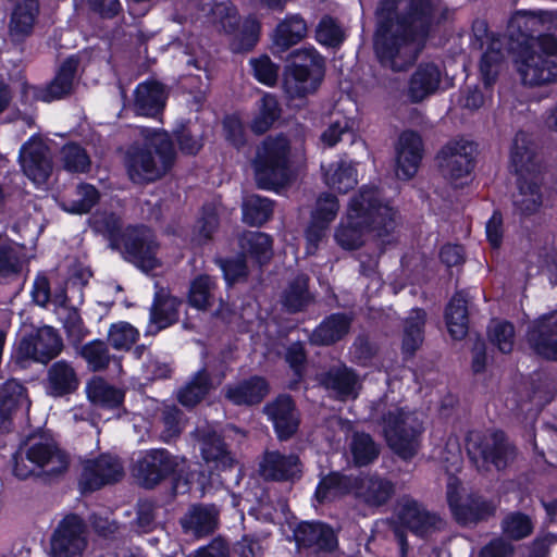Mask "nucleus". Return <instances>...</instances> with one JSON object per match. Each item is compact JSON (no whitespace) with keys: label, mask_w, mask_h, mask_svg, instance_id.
<instances>
[{"label":"nucleus","mask_w":557,"mask_h":557,"mask_svg":"<svg viewBox=\"0 0 557 557\" xmlns=\"http://www.w3.org/2000/svg\"><path fill=\"white\" fill-rule=\"evenodd\" d=\"M436 15L434 0H379L373 50L393 72L407 71L418 58L417 41L430 36Z\"/></svg>","instance_id":"nucleus-1"},{"label":"nucleus","mask_w":557,"mask_h":557,"mask_svg":"<svg viewBox=\"0 0 557 557\" xmlns=\"http://www.w3.org/2000/svg\"><path fill=\"white\" fill-rule=\"evenodd\" d=\"M396 211L383 203L375 188L362 186L348 206L346 221L335 230L334 238L345 250L363 246L364 235L375 233L379 237L391 235L396 227Z\"/></svg>","instance_id":"nucleus-2"},{"label":"nucleus","mask_w":557,"mask_h":557,"mask_svg":"<svg viewBox=\"0 0 557 557\" xmlns=\"http://www.w3.org/2000/svg\"><path fill=\"white\" fill-rule=\"evenodd\" d=\"M92 228L101 234L109 247L124 261L143 272L161 267L158 258L160 243L154 231L144 223L124 225L123 219L115 212H103L94 216Z\"/></svg>","instance_id":"nucleus-3"},{"label":"nucleus","mask_w":557,"mask_h":557,"mask_svg":"<svg viewBox=\"0 0 557 557\" xmlns=\"http://www.w3.org/2000/svg\"><path fill=\"white\" fill-rule=\"evenodd\" d=\"M251 165L259 189L280 193L289 186L295 172L288 137L283 133L265 137L257 148Z\"/></svg>","instance_id":"nucleus-4"},{"label":"nucleus","mask_w":557,"mask_h":557,"mask_svg":"<svg viewBox=\"0 0 557 557\" xmlns=\"http://www.w3.org/2000/svg\"><path fill=\"white\" fill-rule=\"evenodd\" d=\"M325 76V59L314 48L290 51L285 58L282 88L289 99H304L318 91Z\"/></svg>","instance_id":"nucleus-5"},{"label":"nucleus","mask_w":557,"mask_h":557,"mask_svg":"<svg viewBox=\"0 0 557 557\" xmlns=\"http://www.w3.org/2000/svg\"><path fill=\"white\" fill-rule=\"evenodd\" d=\"M175 160L173 139L163 131L154 135L148 146L135 148L127 153V173L134 183L154 182L172 170Z\"/></svg>","instance_id":"nucleus-6"},{"label":"nucleus","mask_w":557,"mask_h":557,"mask_svg":"<svg viewBox=\"0 0 557 557\" xmlns=\"http://www.w3.org/2000/svg\"><path fill=\"white\" fill-rule=\"evenodd\" d=\"M134 475L145 488L152 490L164 481H171L173 495L189 491V481L180 467L178 457L165 448L146 450L137 460Z\"/></svg>","instance_id":"nucleus-7"},{"label":"nucleus","mask_w":557,"mask_h":557,"mask_svg":"<svg viewBox=\"0 0 557 557\" xmlns=\"http://www.w3.org/2000/svg\"><path fill=\"white\" fill-rule=\"evenodd\" d=\"M383 434L388 447L404 461L412 460L421 447L423 421L416 412L397 407L382 416Z\"/></svg>","instance_id":"nucleus-8"},{"label":"nucleus","mask_w":557,"mask_h":557,"mask_svg":"<svg viewBox=\"0 0 557 557\" xmlns=\"http://www.w3.org/2000/svg\"><path fill=\"white\" fill-rule=\"evenodd\" d=\"M69 466L67 454L54 442L33 443L27 447L25 458L21 450L13 454V474L20 480H26L32 475L57 478L64 473Z\"/></svg>","instance_id":"nucleus-9"},{"label":"nucleus","mask_w":557,"mask_h":557,"mask_svg":"<svg viewBox=\"0 0 557 557\" xmlns=\"http://www.w3.org/2000/svg\"><path fill=\"white\" fill-rule=\"evenodd\" d=\"M478 144L462 136L449 139L435 156L438 171L451 185L466 183L476 165Z\"/></svg>","instance_id":"nucleus-10"},{"label":"nucleus","mask_w":557,"mask_h":557,"mask_svg":"<svg viewBox=\"0 0 557 557\" xmlns=\"http://www.w3.org/2000/svg\"><path fill=\"white\" fill-rule=\"evenodd\" d=\"M63 341L52 326H41L35 333L23 336L12 351L11 358L22 369L30 361L48 363L59 356Z\"/></svg>","instance_id":"nucleus-11"},{"label":"nucleus","mask_w":557,"mask_h":557,"mask_svg":"<svg viewBox=\"0 0 557 557\" xmlns=\"http://www.w3.org/2000/svg\"><path fill=\"white\" fill-rule=\"evenodd\" d=\"M87 547V525L75 513H66L57 524L49 541L50 557H83Z\"/></svg>","instance_id":"nucleus-12"},{"label":"nucleus","mask_w":557,"mask_h":557,"mask_svg":"<svg viewBox=\"0 0 557 557\" xmlns=\"http://www.w3.org/2000/svg\"><path fill=\"white\" fill-rule=\"evenodd\" d=\"M79 60L76 55L65 58L57 69L52 79L44 86L22 85L23 96L33 91V100L51 103L69 98L75 92Z\"/></svg>","instance_id":"nucleus-13"},{"label":"nucleus","mask_w":557,"mask_h":557,"mask_svg":"<svg viewBox=\"0 0 557 557\" xmlns=\"http://www.w3.org/2000/svg\"><path fill=\"white\" fill-rule=\"evenodd\" d=\"M123 476L124 468L120 459L109 453H101L83 462L78 488L82 495H87L120 482Z\"/></svg>","instance_id":"nucleus-14"},{"label":"nucleus","mask_w":557,"mask_h":557,"mask_svg":"<svg viewBox=\"0 0 557 557\" xmlns=\"http://www.w3.org/2000/svg\"><path fill=\"white\" fill-rule=\"evenodd\" d=\"M447 504L455 521L461 527L478 525L486 522L496 513V505L479 493H469L462 497L457 491H447Z\"/></svg>","instance_id":"nucleus-15"},{"label":"nucleus","mask_w":557,"mask_h":557,"mask_svg":"<svg viewBox=\"0 0 557 557\" xmlns=\"http://www.w3.org/2000/svg\"><path fill=\"white\" fill-rule=\"evenodd\" d=\"M515 63L524 86L540 87L557 82V63L536 54L534 47L517 50Z\"/></svg>","instance_id":"nucleus-16"},{"label":"nucleus","mask_w":557,"mask_h":557,"mask_svg":"<svg viewBox=\"0 0 557 557\" xmlns=\"http://www.w3.org/2000/svg\"><path fill=\"white\" fill-rule=\"evenodd\" d=\"M263 412L280 442H287L297 434L301 419L296 401L289 394L277 395L265 404Z\"/></svg>","instance_id":"nucleus-17"},{"label":"nucleus","mask_w":557,"mask_h":557,"mask_svg":"<svg viewBox=\"0 0 557 557\" xmlns=\"http://www.w3.org/2000/svg\"><path fill=\"white\" fill-rule=\"evenodd\" d=\"M293 536L300 550L315 555L331 554L338 546V539L333 528L322 521H301L294 529Z\"/></svg>","instance_id":"nucleus-18"},{"label":"nucleus","mask_w":557,"mask_h":557,"mask_svg":"<svg viewBox=\"0 0 557 557\" xmlns=\"http://www.w3.org/2000/svg\"><path fill=\"white\" fill-rule=\"evenodd\" d=\"M260 470L269 481L294 483L302 478L304 463L295 453L267 450L260 462Z\"/></svg>","instance_id":"nucleus-19"},{"label":"nucleus","mask_w":557,"mask_h":557,"mask_svg":"<svg viewBox=\"0 0 557 557\" xmlns=\"http://www.w3.org/2000/svg\"><path fill=\"white\" fill-rule=\"evenodd\" d=\"M544 25V13L517 11L509 18L506 27L510 48L517 53L524 47H534L536 36Z\"/></svg>","instance_id":"nucleus-20"},{"label":"nucleus","mask_w":557,"mask_h":557,"mask_svg":"<svg viewBox=\"0 0 557 557\" xmlns=\"http://www.w3.org/2000/svg\"><path fill=\"white\" fill-rule=\"evenodd\" d=\"M527 339L537 356L557 361V315L543 314L534 320L528 329Z\"/></svg>","instance_id":"nucleus-21"},{"label":"nucleus","mask_w":557,"mask_h":557,"mask_svg":"<svg viewBox=\"0 0 557 557\" xmlns=\"http://www.w3.org/2000/svg\"><path fill=\"white\" fill-rule=\"evenodd\" d=\"M30 407L27 387L15 379L7 380L0 386V434L13 430V418L18 410Z\"/></svg>","instance_id":"nucleus-22"},{"label":"nucleus","mask_w":557,"mask_h":557,"mask_svg":"<svg viewBox=\"0 0 557 557\" xmlns=\"http://www.w3.org/2000/svg\"><path fill=\"white\" fill-rule=\"evenodd\" d=\"M423 152V140L417 131L407 129L400 134L396 149V166L403 180H410L417 174Z\"/></svg>","instance_id":"nucleus-23"},{"label":"nucleus","mask_w":557,"mask_h":557,"mask_svg":"<svg viewBox=\"0 0 557 557\" xmlns=\"http://www.w3.org/2000/svg\"><path fill=\"white\" fill-rule=\"evenodd\" d=\"M166 98L161 82L147 79L139 83L134 90L133 110L138 116L157 119L163 114Z\"/></svg>","instance_id":"nucleus-24"},{"label":"nucleus","mask_w":557,"mask_h":557,"mask_svg":"<svg viewBox=\"0 0 557 557\" xmlns=\"http://www.w3.org/2000/svg\"><path fill=\"white\" fill-rule=\"evenodd\" d=\"M271 389L269 381L258 374L240 380L236 384L226 385L224 397L234 406L252 407L260 405Z\"/></svg>","instance_id":"nucleus-25"},{"label":"nucleus","mask_w":557,"mask_h":557,"mask_svg":"<svg viewBox=\"0 0 557 557\" xmlns=\"http://www.w3.org/2000/svg\"><path fill=\"white\" fill-rule=\"evenodd\" d=\"M400 524L420 537H425L442 529L443 520L435 513L429 511L417 500H407L398 512Z\"/></svg>","instance_id":"nucleus-26"},{"label":"nucleus","mask_w":557,"mask_h":557,"mask_svg":"<svg viewBox=\"0 0 557 557\" xmlns=\"http://www.w3.org/2000/svg\"><path fill=\"white\" fill-rule=\"evenodd\" d=\"M273 244L272 236L260 231L245 230L237 236L238 253L259 268L270 263Z\"/></svg>","instance_id":"nucleus-27"},{"label":"nucleus","mask_w":557,"mask_h":557,"mask_svg":"<svg viewBox=\"0 0 557 557\" xmlns=\"http://www.w3.org/2000/svg\"><path fill=\"white\" fill-rule=\"evenodd\" d=\"M219 511L214 505L194 504L180 519L183 533L202 539L212 534L218 528Z\"/></svg>","instance_id":"nucleus-28"},{"label":"nucleus","mask_w":557,"mask_h":557,"mask_svg":"<svg viewBox=\"0 0 557 557\" xmlns=\"http://www.w3.org/2000/svg\"><path fill=\"white\" fill-rule=\"evenodd\" d=\"M442 72L433 62H421L418 64L408 82V95L413 103L423 101L435 94L440 87Z\"/></svg>","instance_id":"nucleus-29"},{"label":"nucleus","mask_w":557,"mask_h":557,"mask_svg":"<svg viewBox=\"0 0 557 557\" xmlns=\"http://www.w3.org/2000/svg\"><path fill=\"white\" fill-rule=\"evenodd\" d=\"M200 451L206 463L225 471L233 468L237 460L222 434L215 431L205 433L200 441Z\"/></svg>","instance_id":"nucleus-30"},{"label":"nucleus","mask_w":557,"mask_h":557,"mask_svg":"<svg viewBox=\"0 0 557 557\" xmlns=\"http://www.w3.org/2000/svg\"><path fill=\"white\" fill-rule=\"evenodd\" d=\"M307 35V23L299 14L286 15L281 21L273 35L271 52L274 57H282L293 46L300 42Z\"/></svg>","instance_id":"nucleus-31"},{"label":"nucleus","mask_w":557,"mask_h":557,"mask_svg":"<svg viewBox=\"0 0 557 557\" xmlns=\"http://www.w3.org/2000/svg\"><path fill=\"white\" fill-rule=\"evenodd\" d=\"M352 318L345 312L326 315L312 331L311 343L317 346H331L342 341L350 331Z\"/></svg>","instance_id":"nucleus-32"},{"label":"nucleus","mask_w":557,"mask_h":557,"mask_svg":"<svg viewBox=\"0 0 557 557\" xmlns=\"http://www.w3.org/2000/svg\"><path fill=\"white\" fill-rule=\"evenodd\" d=\"M361 480L357 475L345 474L341 471H330L323 475L314 490L313 497L318 504L323 505L333 496H343L355 493V488L359 487Z\"/></svg>","instance_id":"nucleus-33"},{"label":"nucleus","mask_w":557,"mask_h":557,"mask_svg":"<svg viewBox=\"0 0 557 557\" xmlns=\"http://www.w3.org/2000/svg\"><path fill=\"white\" fill-rule=\"evenodd\" d=\"M79 379L75 369L66 360H58L48 369L46 389L48 395L64 397L75 393Z\"/></svg>","instance_id":"nucleus-34"},{"label":"nucleus","mask_w":557,"mask_h":557,"mask_svg":"<svg viewBox=\"0 0 557 557\" xmlns=\"http://www.w3.org/2000/svg\"><path fill=\"white\" fill-rule=\"evenodd\" d=\"M361 480L355 494L369 506L380 507L387 504L395 494V484L377 474L357 475Z\"/></svg>","instance_id":"nucleus-35"},{"label":"nucleus","mask_w":557,"mask_h":557,"mask_svg":"<svg viewBox=\"0 0 557 557\" xmlns=\"http://www.w3.org/2000/svg\"><path fill=\"white\" fill-rule=\"evenodd\" d=\"M309 283L310 278L305 273L297 274L287 283L282 293V305L288 313L302 312L314 301Z\"/></svg>","instance_id":"nucleus-36"},{"label":"nucleus","mask_w":557,"mask_h":557,"mask_svg":"<svg viewBox=\"0 0 557 557\" xmlns=\"http://www.w3.org/2000/svg\"><path fill=\"white\" fill-rule=\"evenodd\" d=\"M472 448L480 455L483 462L493 465L496 469H505L508 466L510 445L504 431L495 430L492 433V443L480 438L472 444Z\"/></svg>","instance_id":"nucleus-37"},{"label":"nucleus","mask_w":557,"mask_h":557,"mask_svg":"<svg viewBox=\"0 0 557 557\" xmlns=\"http://www.w3.org/2000/svg\"><path fill=\"white\" fill-rule=\"evenodd\" d=\"M426 312L422 308H414L405 320L401 338V354L405 360L412 358L424 341Z\"/></svg>","instance_id":"nucleus-38"},{"label":"nucleus","mask_w":557,"mask_h":557,"mask_svg":"<svg viewBox=\"0 0 557 557\" xmlns=\"http://www.w3.org/2000/svg\"><path fill=\"white\" fill-rule=\"evenodd\" d=\"M468 301L463 292H456L445 308V322L453 339H463L469 331Z\"/></svg>","instance_id":"nucleus-39"},{"label":"nucleus","mask_w":557,"mask_h":557,"mask_svg":"<svg viewBox=\"0 0 557 557\" xmlns=\"http://www.w3.org/2000/svg\"><path fill=\"white\" fill-rule=\"evenodd\" d=\"M20 158L21 166L30 181L37 184L47 183L52 173V161L44 148L26 149L23 146Z\"/></svg>","instance_id":"nucleus-40"},{"label":"nucleus","mask_w":557,"mask_h":557,"mask_svg":"<svg viewBox=\"0 0 557 557\" xmlns=\"http://www.w3.org/2000/svg\"><path fill=\"white\" fill-rule=\"evenodd\" d=\"M40 13L39 0H16L10 16V32L14 36L27 37Z\"/></svg>","instance_id":"nucleus-41"},{"label":"nucleus","mask_w":557,"mask_h":557,"mask_svg":"<svg viewBox=\"0 0 557 557\" xmlns=\"http://www.w3.org/2000/svg\"><path fill=\"white\" fill-rule=\"evenodd\" d=\"M275 201L258 195L251 194L243 198L242 201V221L248 226L260 227L269 222L274 212Z\"/></svg>","instance_id":"nucleus-42"},{"label":"nucleus","mask_w":557,"mask_h":557,"mask_svg":"<svg viewBox=\"0 0 557 557\" xmlns=\"http://www.w3.org/2000/svg\"><path fill=\"white\" fill-rule=\"evenodd\" d=\"M519 198L513 200L515 210L523 218L535 214L543 203L542 186L533 178H517Z\"/></svg>","instance_id":"nucleus-43"},{"label":"nucleus","mask_w":557,"mask_h":557,"mask_svg":"<svg viewBox=\"0 0 557 557\" xmlns=\"http://www.w3.org/2000/svg\"><path fill=\"white\" fill-rule=\"evenodd\" d=\"M282 109L277 97L265 92L257 103V113L250 122V129L256 135H263L281 117Z\"/></svg>","instance_id":"nucleus-44"},{"label":"nucleus","mask_w":557,"mask_h":557,"mask_svg":"<svg viewBox=\"0 0 557 557\" xmlns=\"http://www.w3.org/2000/svg\"><path fill=\"white\" fill-rule=\"evenodd\" d=\"M349 451L355 467L362 468L372 465L380 456V445L371 434L356 431L351 435Z\"/></svg>","instance_id":"nucleus-45"},{"label":"nucleus","mask_w":557,"mask_h":557,"mask_svg":"<svg viewBox=\"0 0 557 557\" xmlns=\"http://www.w3.org/2000/svg\"><path fill=\"white\" fill-rule=\"evenodd\" d=\"M535 156L532 140L524 132H517L510 148V165L513 168V172L517 175L529 172L534 165Z\"/></svg>","instance_id":"nucleus-46"},{"label":"nucleus","mask_w":557,"mask_h":557,"mask_svg":"<svg viewBox=\"0 0 557 557\" xmlns=\"http://www.w3.org/2000/svg\"><path fill=\"white\" fill-rule=\"evenodd\" d=\"M358 376L354 369L346 364L331 367L323 373L321 383L341 396H349L357 384Z\"/></svg>","instance_id":"nucleus-47"},{"label":"nucleus","mask_w":557,"mask_h":557,"mask_svg":"<svg viewBox=\"0 0 557 557\" xmlns=\"http://www.w3.org/2000/svg\"><path fill=\"white\" fill-rule=\"evenodd\" d=\"M261 23L253 16L248 15L242 23L240 28L231 39L230 49L233 53H247L255 49L259 42Z\"/></svg>","instance_id":"nucleus-48"},{"label":"nucleus","mask_w":557,"mask_h":557,"mask_svg":"<svg viewBox=\"0 0 557 557\" xmlns=\"http://www.w3.org/2000/svg\"><path fill=\"white\" fill-rule=\"evenodd\" d=\"M211 388V377L206 369H201L180 391L177 399L184 407L193 408L206 398Z\"/></svg>","instance_id":"nucleus-49"},{"label":"nucleus","mask_w":557,"mask_h":557,"mask_svg":"<svg viewBox=\"0 0 557 557\" xmlns=\"http://www.w3.org/2000/svg\"><path fill=\"white\" fill-rule=\"evenodd\" d=\"M220 224L221 218L218 206L212 201L205 202L200 208L194 235L199 243L207 244L213 239Z\"/></svg>","instance_id":"nucleus-50"},{"label":"nucleus","mask_w":557,"mask_h":557,"mask_svg":"<svg viewBox=\"0 0 557 557\" xmlns=\"http://www.w3.org/2000/svg\"><path fill=\"white\" fill-rule=\"evenodd\" d=\"M357 169L351 162L339 160L332 165V172L325 173V183L339 194H347L357 185Z\"/></svg>","instance_id":"nucleus-51"},{"label":"nucleus","mask_w":557,"mask_h":557,"mask_svg":"<svg viewBox=\"0 0 557 557\" xmlns=\"http://www.w3.org/2000/svg\"><path fill=\"white\" fill-rule=\"evenodd\" d=\"M214 286V281L208 274L194 277L188 289V305L197 310H208L213 305L211 290Z\"/></svg>","instance_id":"nucleus-52"},{"label":"nucleus","mask_w":557,"mask_h":557,"mask_svg":"<svg viewBox=\"0 0 557 557\" xmlns=\"http://www.w3.org/2000/svg\"><path fill=\"white\" fill-rule=\"evenodd\" d=\"M214 263L222 271L226 287L245 282L249 275L248 262L237 252L235 257H218Z\"/></svg>","instance_id":"nucleus-53"},{"label":"nucleus","mask_w":557,"mask_h":557,"mask_svg":"<svg viewBox=\"0 0 557 557\" xmlns=\"http://www.w3.org/2000/svg\"><path fill=\"white\" fill-rule=\"evenodd\" d=\"M22 270L21 252L14 247L11 239L0 234V277L16 276Z\"/></svg>","instance_id":"nucleus-54"},{"label":"nucleus","mask_w":557,"mask_h":557,"mask_svg":"<svg viewBox=\"0 0 557 557\" xmlns=\"http://www.w3.org/2000/svg\"><path fill=\"white\" fill-rule=\"evenodd\" d=\"M79 356L94 372L106 370L111 361L108 345L101 339H92L81 346Z\"/></svg>","instance_id":"nucleus-55"},{"label":"nucleus","mask_w":557,"mask_h":557,"mask_svg":"<svg viewBox=\"0 0 557 557\" xmlns=\"http://www.w3.org/2000/svg\"><path fill=\"white\" fill-rule=\"evenodd\" d=\"M315 40L329 48H338L345 40V34L337 20L324 14L315 27Z\"/></svg>","instance_id":"nucleus-56"},{"label":"nucleus","mask_w":557,"mask_h":557,"mask_svg":"<svg viewBox=\"0 0 557 557\" xmlns=\"http://www.w3.org/2000/svg\"><path fill=\"white\" fill-rule=\"evenodd\" d=\"M64 169L70 173H86L90 170V158L84 147L71 141L62 148Z\"/></svg>","instance_id":"nucleus-57"},{"label":"nucleus","mask_w":557,"mask_h":557,"mask_svg":"<svg viewBox=\"0 0 557 557\" xmlns=\"http://www.w3.org/2000/svg\"><path fill=\"white\" fill-rule=\"evenodd\" d=\"M139 338V332L128 322L111 324L108 333V343L116 350H129Z\"/></svg>","instance_id":"nucleus-58"},{"label":"nucleus","mask_w":557,"mask_h":557,"mask_svg":"<svg viewBox=\"0 0 557 557\" xmlns=\"http://www.w3.org/2000/svg\"><path fill=\"white\" fill-rule=\"evenodd\" d=\"M89 399L107 409H117L123 405L125 394L122 389L106 383L95 384L89 393Z\"/></svg>","instance_id":"nucleus-59"},{"label":"nucleus","mask_w":557,"mask_h":557,"mask_svg":"<svg viewBox=\"0 0 557 557\" xmlns=\"http://www.w3.org/2000/svg\"><path fill=\"white\" fill-rule=\"evenodd\" d=\"M490 342L503 354H510L515 344V326L510 321H496L487 331Z\"/></svg>","instance_id":"nucleus-60"},{"label":"nucleus","mask_w":557,"mask_h":557,"mask_svg":"<svg viewBox=\"0 0 557 557\" xmlns=\"http://www.w3.org/2000/svg\"><path fill=\"white\" fill-rule=\"evenodd\" d=\"M503 61L500 49H494L490 46L482 54L479 70L485 88L492 87L499 74V66Z\"/></svg>","instance_id":"nucleus-61"},{"label":"nucleus","mask_w":557,"mask_h":557,"mask_svg":"<svg viewBox=\"0 0 557 557\" xmlns=\"http://www.w3.org/2000/svg\"><path fill=\"white\" fill-rule=\"evenodd\" d=\"M180 151L185 156H196L202 149L201 139L197 138L190 127L189 121H182L172 131Z\"/></svg>","instance_id":"nucleus-62"},{"label":"nucleus","mask_w":557,"mask_h":557,"mask_svg":"<svg viewBox=\"0 0 557 557\" xmlns=\"http://www.w3.org/2000/svg\"><path fill=\"white\" fill-rule=\"evenodd\" d=\"M168 296L156 293L150 309V321L160 330L174 324L177 320V311L174 307H168Z\"/></svg>","instance_id":"nucleus-63"},{"label":"nucleus","mask_w":557,"mask_h":557,"mask_svg":"<svg viewBox=\"0 0 557 557\" xmlns=\"http://www.w3.org/2000/svg\"><path fill=\"white\" fill-rule=\"evenodd\" d=\"M503 532L511 540H522L533 532L531 518L522 512H513L503 521Z\"/></svg>","instance_id":"nucleus-64"}]
</instances>
